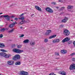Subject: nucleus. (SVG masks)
Instances as JSON below:
<instances>
[{"instance_id": "obj_50", "label": "nucleus", "mask_w": 75, "mask_h": 75, "mask_svg": "<svg viewBox=\"0 0 75 75\" xmlns=\"http://www.w3.org/2000/svg\"><path fill=\"white\" fill-rule=\"evenodd\" d=\"M20 28H21V29H22V28H23V27H20Z\"/></svg>"}, {"instance_id": "obj_39", "label": "nucleus", "mask_w": 75, "mask_h": 75, "mask_svg": "<svg viewBox=\"0 0 75 75\" xmlns=\"http://www.w3.org/2000/svg\"><path fill=\"white\" fill-rule=\"evenodd\" d=\"M18 20V19L17 18H15V20H16V21H17Z\"/></svg>"}, {"instance_id": "obj_33", "label": "nucleus", "mask_w": 75, "mask_h": 75, "mask_svg": "<svg viewBox=\"0 0 75 75\" xmlns=\"http://www.w3.org/2000/svg\"><path fill=\"white\" fill-rule=\"evenodd\" d=\"M55 55H56V56H58V55H59V53H55Z\"/></svg>"}, {"instance_id": "obj_56", "label": "nucleus", "mask_w": 75, "mask_h": 75, "mask_svg": "<svg viewBox=\"0 0 75 75\" xmlns=\"http://www.w3.org/2000/svg\"><path fill=\"white\" fill-rule=\"evenodd\" d=\"M13 21V20H11V21Z\"/></svg>"}, {"instance_id": "obj_36", "label": "nucleus", "mask_w": 75, "mask_h": 75, "mask_svg": "<svg viewBox=\"0 0 75 75\" xmlns=\"http://www.w3.org/2000/svg\"><path fill=\"white\" fill-rule=\"evenodd\" d=\"M65 8V7H62L61 9H60V10H64V8Z\"/></svg>"}, {"instance_id": "obj_13", "label": "nucleus", "mask_w": 75, "mask_h": 75, "mask_svg": "<svg viewBox=\"0 0 75 75\" xmlns=\"http://www.w3.org/2000/svg\"><path fill=\"white\" fill-rule=\"evenodd\" d=\"M61 52L62 54H66L67 52V50H62Z\"/></svg>"}, {"instance_id": "obj_15", "label": "nucleus", "mask_w": 75, "mask_h": 75, "mask_svg": "<svg viewBox=\"0 0 75 75\" xmlns=\"http://www.w3.org/2000/svg\"><path fill=\"white\" fill-rule=\"evenodd\" d=\"M5 46V45H4V43H0V48H3V47H4Z\"/></svg>"}, {"instance_id": "obj_19", "label": "nucleus", "mask_w": 75, "mask_h": 75, "mask_svg": "<svg viewBox=\"0 0 75 75\" xmlns=\"http://www.w3.org/2000/svg\"><path fill=\"white\" fill-rule=\"evenodd\" d=\"M21 64V63L20 62H17L15 63V65H19Z\"/></svg>"}, {"instance_id": "obj_37", "label": "nucleus", "mask_w": 75, "mask_h": 75, "mask_svg": "<svg viewBox=\"0 0 75 75\" xmlns=\"http://www.w3.org/2000/svg\"><path fill=\"white\" fill-rule=\"evenodd\" d=\"M52 4H53L54 5H55V4H56V3L55 2H52Z\"/></svg>"}, {"instance_id": "obj_48", "label": "nucleus", "mask_w": 75, "mask_h": 75, "mask_svg": "<svg viewBox=\"0 0 75 75\" xmlns=\"http://www.w3.org/2000/svg\"><path fill=\"white\" fill-rule=\"evenodd\" d=\"M34 14H32V15H31V17H33V16H34Z\"/></svg>"}, {"instance_id": "obj_1", "label": "nucleus", "mask_w": 75, "mask_h": 75, "mask_svg": "<svg viewBox=\"0 0 75 75\" xmlns=\"http://www.w3.org/2000/svg\"><path fill=\"white\" fill-rule=\"evenodd\" d=\"M13 52L17 53V54H21L22 52H23L24 51L22 50H20L18 49L15 48L13 49Z\"/></svg>"}, {"instance_id": "obj_52", "label": "nucleus", "mask_w": 75, "mask_h": 75, "mask_svg": "<svg viewBox=\"0 0 75 75\" xmlns=\"http://www.w3.org/2000/svg\"><path fill=\"white\" fill-rule=\"evenodd\" d=\"M56 8H59V7H56Z\"/></svg>"}, {"instance_id": "obj_57", "label": "nucleus", "mask_w": 75, "mask_h": 75, "mask_svg": "<svg viewBox=\"0 0 75 75\" xmlns=\"http://www.w3.org/2000/svg\"><path fill=\"white\" fill-rule=\"evenodd\" d=\"M53 75H56L55 74H54Z\"/></svg>"}, {"instance_id": "obj_34", "label": "nucleus", "mask_w": 75, "mask_h": 75, "mask_svg": "<svg viewBox=\"0 0 75 75\" xmlns=\"http://www.w3.org/2000/svg\"><path fill=\"white\" fill-rule=\"evenodd\" d=\"M75 55V53H73L71 54L70 55L71 56H73V55Z\"/></svg>"}, {"instance_id": "obj_53", "label": "nucleus", "mask_w": 75, "mask_h": 75, "mask_svg": "<svg viewBox=\"0 0 75 75\" xmlns=\"http://www.w3.org/2000/svg\"><path fill=\"white\" fill-rule=\"evenodd\" d=\"M3 14V13H0V14Z\"/></svg>"}, {"instance_id": "obj_4", "label": "nucleus", "mask_w": 75, "mask_h": 75, "mask_svg": "<svg viewBox=\"0 0 75 75\" xmlns=\"http://www.w3.org/2000/svg\"><path fill=\"white\" fill-rule=\"evenodd\" d=\"M45 10L47 11L50 13H53V11L52 10V9L50 8H45Z\"/></svg>"}, {"instance_id": "obj_55", "label": "nucleus", "mask_w": 75, "mask_h": 75, "mask_svg": "<svg viewBox=\"0 0 75 75\" xmlns=\"http://www.w3.org/2000/svg\"><path fill=\"white\" fill-rule=\"evenodd\" d=\"M13 46H15V45H13Z\"/></svg>"}, {"instance_id": "obj_8", "label": "nucleus", "mask_w": 75, "mask_h": 75, "mask_svg": "<svg viewBox=\"0 0 75 75\" xmlns=\"http://www.w3.org/2000/svg\"><path fill=\"white\" fill-rule=\"evenodd\" d=\"M69 40H70V38H69L68 37H67L65 38L64 39H63L62 41V42H67V41H69Z\"/></svg>"}, {"instance_id": "obj_38", "label": "nucleus", "mask_w": 75, "mask_h": 75, "mask_svg": "<svg viewBox=\"0 0 75 75\" xmlns=\"http://www.w3.org/2000/svg\"><path fill=\"white\" fill-rule=\"evenodd\" d=\"M24 35L22 34L20 36V37H24Z\"/></svg>"}, {"instance_id": "obj_6", "label": "nucleus", "mask_w": 75, "mask_h": 75, "mask_svg": "<svg viewBox=\"0 0 75 75\" xmlns=\"http://www.w3.org/2000/svg\"><path fill=\"white\" fill-rule=\"evenodd\" d=\"M7 64L9 65H14V61L12 60H9L7 62Z\"/></svg>"}, {"instance_id": "obj_9", "label": "nucleus", "mask_w": 75, "mask_h": 75, "mask_svg": "<svg viewBox=\"0 0 75 75\" xmlns=\"http://www.w3.org/2000/svg\"><path fill=\"white\" fill-rule=\"evenodd\" d=\"M75 64H72L70 66L69 68L70 70H72V69H75Z\"/></svg>"}, {"instance_id": "obj_3", "label": "nucleus", "mask_w": 75, "mask_h": 75, "mask_svg": "<svg viewBox=\"0 0 75 75\" xmlns=\"http://www.w3.org/2000/svg\"><path fill=\"white\" fill-rule=\"evenodd\" d=\"M63 33L65 35H66L68 36V35H69L70 33L66 29L64 30L63 32Z\"/></svg>"}, {"instance_id": "obj_29", "label": "nucleus", "mask_w": 75, "mask_h": 75, "mask_svg": "<svg viewBox=\"0 0 75 75\" xmlns=\"http://www.w3.org/2000/svg\"><path fill=\"white\" fill-rule=\"evenodd\" d=\"M30 21L29 20H27L26 21H25V23H30Z\"/></svg>"}, {"instance_id": "obj_24", "label": "nucleus", "mask_w": 75, "mask_h": 75, "mask_svg": "<svg viewBox=\"0 0 75 75\" xmlns=\"http://www.w3.org/2000/svg\"><path fill=\"white\" fill-rule=\"evenodd\" d=\"M14 30V29L13 28L11 30L8 31L9 33H12Z\"/></svg>"}, {"instance_id": "obj_43", "label": "nucleus", "mask_w": 75, "mask_h": 75, "mask_svg": "<svg viewBox=\"0 0 75 75\" xmlns=\"http://www.w3.org/2000/svg\"><path fill=\"white\" fill-rule=\"evenodd\" d=\"M73 44H74V46H75V42H73Z\"/></svg>"}, {"instance_id": "obj_20", "label": "nucleus", "mask_w": 75, "mask_h": 75, "mask_svg": "<svg viewBox=\"0 0 75 75\" xmlns=\"http://www.w3.org/2000/svg\"><path fill=\"white\" fill-rule=\"evenodd\" d=\"M9 17H6V20H7V21H10V18L11 17V16H8Z\"/></svg>"}, {"instance_id": "obj_22", "label": "nucleus", "mask_w": 75, "mask_h": 75, "mask_svg": "<svg viewBox=\"0 0 75 75\" xmlns=\"http://www.w3.org/2000/svg\"><path fill=\"white\" fill-rule=\"evenodd\" d=\"M61 74V75H66V72L64 71H63Z\"/></svg>"}, {"instance_id": "obj_18", "label": "nucleus", "mask_w": 75, "mask_h": 75, "mask_svg": "<svg viewBox=\"0 0 75 75\" xmlns=\"http://www.w3.org/2000/svg\"><path fill=\"white\" fill-rule=\"evenodd\" d=\"M57 36L56 35H54L52 36H51L49 38V39H52V38H55Z\"/></svg>"}, {"instance_id": "obj_26", "label": "nucleus", "mask_w": 75, "mask_h": 75, "mask_svg": "<svg viewBox=\"0 0 75 75\" xmlns=\"http://www.w3.org/2000/svg\"><path fill=\"white\" fill-rule=\"evenodd\" d=\"M22 47V45H18L17 46V48H21Z\"/></svg>"}, {"instance_id": "obj_11", "label": "nucleus", "mask_w": 75, "mask_h": 75, "mask_svg": "<svg viewBox=\"0 0 75 75\" xmlns=\"http://www.w3.org/2000/svg\"><path fill=\"white\" fill-rule=\"evenodd\" d=\"M68 20V18L65 17V18L62 21V23H66Z\"/></svg>"}, {"instance_id": "obj_59", "label": "nucleus", "mask_w": 75, "mask_h": 75, "mask_svg": "<svg viewBox=\"0 0 75 75\" xmlns=\"http://www.w3.org/2000/svg\"><path fill=\"white\" fill-rule=\"evenodd\" d=\"M0 75H1V74H0Z\"/></svg>"}, {"instance_id": "obj_12", "label": "nucleus", "mask_w": 75, "mask_h": 75, "mask_svg": "<svg viewBox=\"0 0 75 75\" xmlns=\"http://www.w3.org/2000/svg\"><path fill=\"white\" fill-rule=\"evenodd\" d=\"M35 7L36 8V10H38V11H41L42 10L41 9V8H40L39 6H35Z\"/></svg>"}, {"instance_id": "obj_16", "label": "nucleus", "mask_w": 75, "mask_h": 75, "mask_svg": "<svg viewBox=\"0 0 75 75\" xmlns=\"http://www.w3.org/2000/svg\"><path fill=\"white\" fill-rule=\"evenodd\" d=\"M8 29L7 28H2L1 29L0 31H1V32H4L5 30H7Z\"/></svg>"}, {"instance_id": "obj_47", "label": "nucleus", "mask_w": 75, "mask_h": 75, "mask_svg": "<svg viewBox=\"0 0 75 75\" xmlns=\"http://www.w3.org/2000/svg\"><path fill=\"white\" fill-rule=\"evenodd\" d=\"M11 18H13V17H14V16H12L11 17Z\"/></svg>"}, {"instance_id": "obj_42", "label": "nucleus", "mask_w": 75, "mask_h": 75, "mask_svg": "<svg viewBox=\"0 0 75 75\" xmlns=\"http://www.w3.org/2000/svg\"><path fill=\"white\" fill-rule=\"evenodd\" d=\"M60 27H64V25H60Z\"/></svg>"}, {"instance_id": "obj_35", "label": "nucleus", "mask_w": 75, "mask_h": 75, "mask_svg": "<svg viewBox=\"0 0 75 75\" xmlns=\"http://www.w3.org/2000/svg\"><path fill=\"white\" fill-rule=\"evenodd\" d=\"M23 23H24V22H23V21H22L20 22V24H22Z\"/></svg>"}, {"instance_id": "obj_27", "label": "nucleus", "mask_w": 75, "mask_h": 75, "mask_svg": "<svg viewBox=\"0 0 75 75\" xmlns=\"http://www.w3.org/2000/svg\"><path fill=\"white\" fill-rule=\"evenodd\" d=\"M44 41L45 42H48V40L47 39H45L44 40Z\"/></svg>"}, {"instance_id": "obj_44", "label": "nucleus", "mask_w": 75, "mask_h": 75, "mask_svg": "<svg viewBox=\"0 0 75 75\" xmlns=\"http://www.w3.org/2000/svg\"><path fill=\"white\" fill-rule=\"evenodd\" d=\"M59 2H62V1L61 0H59Z\"/></svg>"}, {"instance_id": "obj_25", "label": "nucleus", "mask_w": 75, "mask_h": 75, "mask_svg": "<svg viewBox=\"0 0 75 75\" xmlns=\"http://www.w3.org/2000/svg\"><path fill=\"white\" fill-rule=\"evenodd\" d=\"M18 19L19 20H24L25 19V18L24 17H22V18H19Z\"/></svg>"}, {"instance_id": "obj_2", "label": "nucleus", "mask_w": 75, "mask_h": 75, "mask_svg": "<svg viewBox=\"0 0 75 75\" xmlns=\"http://www.w3.org/2000/svg\"><path fill=\"white\" fill-rule=\"evenodd\" d=\"M0 56L2 57H4L5 58H9L11 57V55L10 54H6V53L4 52H1L0 53Z\"/></svg>"}, {"instance_id": "obj_14", "label": "nucleus", "mask_w": 75, "mask_h": 75, "mask_svg": "<svg viewBox=\"0 0 75 75\" xmlns=\"http://www.w3.org/2000/svg\"><path fill=\"white\" fill-rule=\"evenodd\" d=\"M29 42V40L28 39H26V40H25L23 41V43H24L25 44H27Z\"/></svg>"}, {"instance_id": "obj_54", "label": "nucleus", "mask_w": 75, "mask_h": 75, "mask_svg": "<svg viewBox=\"0 0 75 75\" xmlns=\"http://www.w3.org/2000/svg\"><path fill=\"white\" fill-rule=\"evenodd\" d=\"M49 75H51V73Z\"/></svg>"}, {"instance_id": "obj_30", "label": "nucleus", "mask_w": 75, "mask_h": 75, "mask_svg": "<svg viewBox=\"0 0 75 75\" xmlns=\"http://www.w3.org/2000/svg\"><path fill=\"white\" fill-rule=\"evenodd\" d=\"M49 34H50V33H48L47 32H47H46L45 34V35H48Z\"/></svg>"}, {"instance_id": "obj_32", "label": "nucleus", "mask_w": 75, "mask_h": 75, "mask_svg": "<svg viewBox=\"0 0 75 75\" xmlns=\"http://www.w3.org/2000/svg\"><path fill=\"white\" fill-rule=\"evenodd\" d=\"M47 31L49 33H51V30H47Z\"/></svg>"}, {"instance_id": "obj_49", "label": "nucleus", "mask_w": 75, "mask_h": 75, "mask_svg": "<svg viewBox=\"0 0 75 75\" xmlns=\"http://www.w3.org/2000/svg\"><path fill=\"white\" fill-rule=\"evenodd\" d=\"M56 59H59V58L58 57L57 58H56Z\"/></svg>"}, {"instance_id": "obj_41", "label": "nucleus", "mask_w": 75, "mask_h": 75, "mask_svg": "<svg viewBox=\"0 0 75 75\" xmlns=\"http://www.w3.org/2000/svg\"><path fill=\"white\" fill-rule=\"evenodd\" d=\"M3 34H1L0 35V38H2V37H3Z\"/></svg>"}, {"instance_id": "obj_21", "label": "nucleus", "mask_w": 75, "mask_h": 75, "mask_svg": "<svg viewBox=\"0 0 75 75\" xmlns=\"http://www.w3.org/2000/svg\"><path fill=\"white\" fill-rule=\"evenodd\" d=\"M3 17L4 18H6V17H9L8 15H4L1 16V17Z\"/></svg>"}, {"instance_id": "obj_23", "label": "nucleus", "mask_w": 75, "mask_h": 75, "mask_svg": "<svg viewBox=\"0 0 75 75\" xmlns=\"http://www.w3.org/2000/svg\"><path fill=\"white\" fill-rule=\"evenodd\" d=\"M73 8V6H67V8L69 9H71V8Z\"/></svg>"}, {"instance_id": "obj_45", "label": "nucleus", "mask_w": 75, "mask_h": 75, "mask_svg": "<svg viewBox=\"0 0 75 75\" xmlns=\"http://www.w3.org/2000/svg\"><path fill=\"white\" fill-rule=\"evenodd\" d=\"M69 42H69V44H71V42L70 41Z\"/></svg>"}, {"instance_id": "obj_5", "label": "nucleus", "mask_w": 75, "mask_h": 75, "mask_svg": "<svg viewBox=\"0 0 75 75\" xmlns=\"http://www.w3.org/2000/svg\"><path fill=\"white\" fill-rule=\"evenodd\" d=\"M20 59V56L19 54H16L14 57L13 58L14 60H17Z\"/></svg>"}, {"instance_id": "obj_28", "label": "nucleus", "mask_w": 75, "mask_h": 75, "mask_svg": "<svg viewBox=\"0 0 75 75\" xmlns=\"http://www.w3.org/2000/svg\"><path fill=\"white\" fill-rule=\"evenodd\" d=\"M0 51L1 52H6V51L4 49H0Z\"/></svg>"}, {"instance_id": "obj_10", "label": "nucleus", "mask_w": 75, "mask_h": 75, "mask_svg": "<svg viewBox=\"0 0 75 75\" xmlns=\"http://www.w3.org/2000/svg\"><path fill=\"white\" fill-rule=\"evenodd\" d=\"M15 24H17V23L16 22H15L14 23H13L10 25L9 26V27L10 28H12L13 26L14 25H15Z\"/></svg>"}, {"instance_id": "obj_58", "label": "nucleus", "mask_w": 75, "mask_h": 75, "mask_svg": "<svg viewBox=\"0 0 75 75\" xmlns=\"http://www.w3.org/2000/svg\"><path fill=\"white\" fill-rule=\"evenodd\" d=\"M11 6H12V5H11Z\"/></svg>"}, {"instance_id": "obj_40", "label": "nucleus", "mask_w": 75, "mask_h": 75, "mask_svg": "<svg viewBox=\"0 0 75 75\" xmlns=\"http://www.w3.org/2000/svg\"><path fill=\"white\" fill-rule=\"evenodd\" d=\"M23 15H24V13H22V14H21L20 16V17H21L23 16Z\"/></svg>"}, {"instance_id": "obj_51", "label": "nucleus", "mask_w": 75, "mask_h": 75, "mask_svg": "<svg viewBox=\"0 0 75 75\" xmlns=\"http://www.w3.org/2000/svg\"><path fill=\"white\" fill-rule=\"evenodd\" d=\"M70 11L71 12H73V11L70 10Z\"/></svg>"}, {"instance_id": "obj_17", "label": "nucleus", "mask_w": 75, "mask_h": 75, "mask_svg": "<svg viewBox=\"0 0 75 75\" xmlns=\"http://www.w3.org/2000/svg\"><path fill=\"white\" fill-rule=\"evenodd\" d=\"M35 42H31L30 43V45L32 46L34 45H35Z\"/></svg>"}, {"instance_id": "obj_46", "label": "nucleus", "mask_w": 75, "mask_h": 75, "mask_svg": "<svg viewBox=\"0 0 75 75\" xmlns=\"http://www.w3.org/2000/svg\"><path fill=\"white\" fill-rule=\"evenodd\" d=\"M50 74H51V75H53V74H54V73H51Z\"/></svg>"}, {"instance_id": "obj_31", "label": "nucleus", "mask_w": 75, "mask_h": 75, "mask_svg": "<svg viewBox=\"0 0 75 75\" xmlns=\"http://www.w3.org/2000/svg\"><path fill=\"white\" fill-rule=\"evenodd\" d=\"M71 60L72 61H74V62H75V58H72L71 59Z\"/></svg>"}, {"instance_id": "obj_7", "label": "nucleus", "mask_w": 75, "mask_h": 75, "mask_svg": "<svg viewBox=\"0 0 75 75\" xmlns=\"http://www.w3.org/2000/svg\"><path fill=\"white\" fill-rule=\"evenodd\" d=\"M60 42V39H54L52 41V42L53 43V44L58 43V42Z\"/></svg>"}]
</instances>
